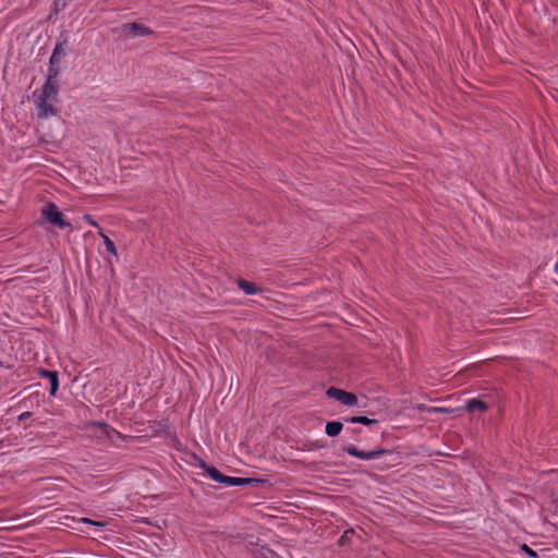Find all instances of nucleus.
I'll list each match as a JSON object with an SVG mask.
<instances>
[{"label": "nucleus", "instance_id": "f257e3e1", "mask_svg": "<svg viewBox=\"0 0 558 558\" xmlns=\"http://www.w3.org/2000/svg\"><path fill=\"white\" fill-rule=\"evenodd\" d=\"M41 214L50 223L61 229L71 227V225L63 219V214L59 210L58 206L54 203H48L41 209Z\"/></svg>", "mask_w": 558, "mask_h": 558}, {"label": "nucleus", "instance_id": "2eb2a0df", "mask_svg": "<svg viewBox=\"0 0 558 558\" xmlns=\"http://www.w3.org/2000/svg\"><path fill=\"white\" fill-rule=\"evenodd\" d=\"M99 235L104 240V243L106 245V248L107 251L117 256L118 255V252H117V248H116V245L114 243L109 239V236H107L101 230L99 231Z\"/></svg>", "mask_w": 558, "mask_h": 558}, {"label": "nucleus", "instance_id": "9d476101", "mask_svg": "<svg viewBox=\"0 0 558 558\" xmlns=\"http://www.w3.org/2000/svg\"><path fill=\"white\" fill-rule=\"evenodd\" d=\"M487 408H488L487 404L480 399H471L466 402V405H465V409L469 412H474V411L484 412L487 410Z\"/></svg>", "mask_w": 558, "mask_h": 558}, {"label": "nucleus", "instance_id": "0eeeda50", "mask_svg": "<svg viewBox=\"0 0 558 558\" xmlns=\"http://www.w3.org/2000/svg\"><path fill=\"white\" fill-rule=\"evenodd\" d=\"M236 284L247 295H253L262 292V289L257 287L254 282L247 281L242 278L236 279Z\"/></svg>", "mask_w": 558, "mask_h": 558}, {"label": "nucleus", "instance_id": "a211bd4d", "mask_svg": "<svg viewBox=\"0 0 558 558\" xmlns=\"http://www.w3.org/2000/svg\"><path fill=\"white\" fill-rule=\"evenodd\" d=\"M429 413H451L453 412L452 409L449 408H441V407H430L428 408Z\"/></svg>", "mask_w": 558, "mask_h": 558}, {"label": "nucleus", "instance_id": "f8f14e48", "mask_svg": "<svg viewBox=\"0 0 558 558\" xmlns=\"http://www.w3.org/2000/svg\"><path fill=\"white\" fill-rule=\"evenodd\" d=\"M95 425L100 427L102 433H104V435L107 438H109V439H111L113 435H117L118 437H121V433H119L118 430H116L114 428H112L111 426H109L106 423L97 422V423H95Z\"/></svg>", "mask_w": 558, "mask_h": 558}, {"label": "nucleus", "instance_id": "f3484780", "mask_svg": "<svg viewBox=\"0 0 558 558\" xmlns=\"http://www.w3.org/2000/svg\"><path fill=\"white\" fill-rule=\"evenodd\" d=\"M257 482L255 478L234 477L233 486H244Z\"/></svg>", "mask_w": 558, "mask_h": 558}, {"label": "nucleus", "instance_id": "1a4fd4ad", "mask_svg": "<svg viewBox=\"0 0 558 558\" xmlns=\"http://www.w3.org/2000/svg\"><path fill=\"white\" fill-rule=\"evenodd\" d=\"M343 424L339 421H330L326 424L325 432L329 437L338 436L342 430Z\"/></svg>", "mask_w": 558, "mask_h": 558}, {"label": "nucleus", "instance_id": "5701e85b", "mask_svg": "<svg viewBox=\"0 0 558 558\" xmlns=\"http://www.w3.org/2000/svg\"><path fill=\"white\" fill-rule=\"evenodd\" d=\"M428 408L429 407H426L425 404H422V403L415 405V409L418 410L420 412H423V411L428 412Z\"/></svg>", "mask_w": 558, "mask_h": 558}, {"label": "nucleus", "instance_id": "b1692460", "mask_svg": "<svg viewBox=\"0 0 558 558\" xmlns=\"http://www.w3.org/2000/svg\"><path fill=\"white\" fill-rule=\"evenodd\" d=\"M31 415H32V413H31V412H24V413H22V414L19 416V420H20V421L27 420V418H29V417H31Z\"/></svg>", "mask_w": 558, "mask_h": 558}, {"label": "nucleus", "instance_id": "aec40b11", "mask_svg": "<svg viewBox=\"0 0 558 558\" xmlns=\"http://www.w3.org/2000/svg\"><path fill=\"white\" fill-rule=\"evenodd\" d=\"M233 482H234V477L223 474L220 484H223L226 486H233Z\"/></svg>", "mask_w": 558, "mask_h": 558}, {"label": "nucleus", "instance_id": "20e7f679", "mask_svg": "<svg viewBox=\"0 0 558 558\" xmlns=\"http://www.w3.org/2000/svg\"><path fill=\"white\" fill-rule=\"evenodd\" d=\"M343 450L347 453H349L350 456L359 458V459H363V460L376 459V458H379L388 452V450H386L384 448L369 450V451H362V450H359L354 446H348V447L343 448Z\"/></svg>", "mask_w": 558, "mask_h": 558}, {"label": "nucleus", "instance_id": "f03ea898", "mask_svg": "<svg viewBox=\"0 0 558 558\" xmlns=\"http://www.w3.org/2000/svg\"><path fill=\"white\" fill-rule=\"evenodd\" d=\"M326 395L328 398L338 400L343 405L353 407L357 404V397L354 393L336 387L328 388Z\"/></svg>", "mask_w": 558, "mask_h": 558}, {"label": "nucleus", "instance_id": "a878e982", "mask_svg": "<svg viewBox=\"0 0 558 558\" xmlns=\"http://www.w3.org/2000/svg\"><path fill=\"white\" fill-rule=\"evenodd\" d=\"M258 558H268V557H266L265 555H262V556H260V557H258Z\"/></svg>", "mask_w": 558, "mask_h": 558}, {"label": "nucleus", "instance_id": "7ed1b4c3", "mask_svg": "<svg viewBox=\"0 0 558 558\" xmlns=\"http://www.w3.org/2000/svg\"><path fill=\"white\" fill-rule=\"evenodd\" d=\"M35 97V105L37 108V116L39 119H47L50 116L57 114L58 110L53 106L56 101H51L49 98L37 96L36 94Z\"/></svg>", "mask_w": 558, "mask_h": 558}, {"label": "nucleus", "instance_id": "39448f33", "mask_svg": "<svg viewBox=\"0 0 558 558\" xmlns=\"http://www.w3.org/2000/svg\"><path fill=\"white\" fill-rule=\"evenodd\" d=\"M123 29L126 34H129L132 37L149 36V35L154 34V32L150 28L144 26L143 24L135 23V22L124 24Z\"/></svg>", "mask_w": 558, "mask_h": 558}, {"label": "nucleus", "instance_id": "393cba45", "mask_svg": "<svg viewBox=\"0 0 558 558\" xmlns=\"http://www.w3.org/2000/svg\"><path fill=\"white\" fill-rule=\"evenodd\" d=\"M553 505L555 513H558V498L553 500Z\"/></svg>", "mask_w": 558, "mask_h": 558}, {"label": "nucleus", "instance_id": "6e6552de", "mask_svg": "<svg viewBox=\"0 0 558 558\" xmlns=\"http://www.w3.org/2000/svg\"><path fill=\"white\" fill-rule=\"evenodd\" d=\"M41 375L47 377L50 381V395L54 396L59 388L58 373L52 371L43 369Z\"/></svg>", "mask_w": 558, "mask_h": 558}, {"label": "nucleus", "instance_id": "423d86ee", "mask_svg": "<svg viewBox=\"0 0 558 558\" xmlns=\"http://www.w3.org/2000/svg\"><path fill=\"white\" fill-rule=\"evenodd\" d=\"M58 90H59V87H58L57 82L46 81L41 88V93L38 96L44 97V98H49L51 101H57Z\"/></svg>", "mask_w": 558, "mask_h": 558}, {"label": "nucleus", "instance_id": "412c9836", "mask_svg": "<svg viewBox=\"0 0 558 558\" xmlns=\"http://www.w3.org/2000/svg\"><path fill=\"white\" fill-rule=\"evenodd\" d=\"M90 226L95 227V228H98L99 229V225L97 223V221H95L93 219V217L88 214L84 215L83 217Z\"/></svg>", "mask_w": 558, "mask_h": 558}, {"label": "nucleus", "instance_id": "6ab92c4d", "mask_svg": "<svg viewBox=\"0 0 558 558\" xmlns=\"http://www.w3.org/2000/svg\"><path fill=\"white\" fill-rule=\"evenodd\" d=\"M81 522L89 524V525L99 526V527H104L106 525V523L102 522V521H95V520H92L89 518H82Z\"/></svg>", "mask_w": 558, "mask_h": 558}, {"label": "nucleus", "instance_id": "dca6fc26", "mask_svg": "<svg viewBox=\"0 0 558 558\" xmlns=\"http://www.w3.org/2000/svg\"><path fill=\"white\" fill-rule=\"evenodd\" d=\"M59 65L58 64H51L50 63V66L48 69V76H47V80L46 81H49V82H57V77L59 75Z\"/></svg>", "mask_w": 558, "mask_h": 558}, {"label": "nucleus", "instance_id": "9b49d317", "mask_svg": "<svg viewBox=\"0 0 558 558\" xmlns=\"http://www.w3.org/2000/svg\"><path fill=\"white\" fill-rule=\"evenodd\" d=\"M201 466L207 472V474L216 482L220 483L223 474L213 465H208L205 462L201 463Z\"/></svg>", "mask_w": 558, "mask_h": 558}, {"label": "nucleus", "instance_id": "4468645a", "mask_svg": "<svg viewBox=\"0 0 558 558\" xmlns=\"http://www.w3.org/2000/svg\"><path fill=\"white\" fill-rule=\"evenodd\" d=\"M63 54V47H62V44H58L54 49H53V52L50 57V63L51 64H59L60 61H61V56Z\"/></svg>", "mask_w": 558, "mask_h": 558}, {"label": "nucleus", "instance_id": "ddd939ff", "mask_svg": "<svg viewBox=\"0 0 558 558\" xmlns=\"http://www.w3.org/2000/svg\"><path fill=\"white\" fill-rule=\"evenodd\" d=\"M347 422L353 423V424H363V425H372L376 424L377 420L368 418L366 416H351L345 418Z\"/></svg>", "mask_w": 558, "mask_h": 558}, {"label": "nucleus", "instance_id": "4be33fe9", "mask_svg": "<svg viewBox=\"0 0 558 558\" xmlns=\"http://www.w3.org/2000/svg\"><path fill=\"white\" fill-rule=\"evenodd\" d=\"M521 548H522V550H523V551H525V553H526L529 556H531V557H536V556H537L536 551H534L532 548H530V547H529L527 545H525V544H524V545H522V547H521Z\"/></svg>", "mask_w": 558, "mask_h": 558}]
</instances>
